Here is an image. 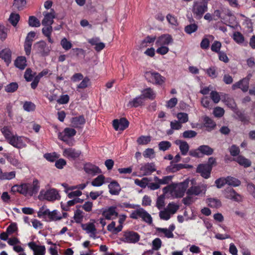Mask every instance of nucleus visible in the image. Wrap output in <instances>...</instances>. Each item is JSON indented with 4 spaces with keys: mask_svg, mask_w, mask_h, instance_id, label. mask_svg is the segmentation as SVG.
Here are the masks:
<instances>
[{
    "mask_svg": "<svg viewBox=\"0 0 255 255\" xmlns=\"http://www.w3.org/2000/svg\"><path fill=\"white\" fill-rule=\"evenodd\" d=\"M60 44L62 48L66 51L70 49L72 46L71 42L68 41L66 38H63L61 39Z\"/></svg>",
    "mask_w": 255,
    "mask_h": 255,
    "instance_id": "57",
    "label": "nucleus"
},
{
    "mask_svg": "<svg viewBox=\"0 0 255 255\" xmlns=\"http://www.w3.org/2000/svg\"><path fill=\"white\" fill-rule=\"evenodd\" d=\"M175 143L176 145L179 146L182 154L183 155H186L189 149V146L188 143L181 140H176Z\"/></svg>",
    "mask_w": 255,
    "mask_h": 255,
    "instance_id": "25",
    "label": "nucleus"
},
{
    "mask_svg": "<svg viewBox=\"0 0 255 255\" xmlns=\"http://www.w3.org/2000/svg\"><path fill=\"white\" fill-rule=\"evenodd\" d=\"M43 19L41 23L42 25H51L54 22V19L56 17V12L53 9H50V11L43 12Z\"/></svg>",
    "mask_w": 255,
    "mask_h": 255,
    "instance_id": "11",
    "label": "nucleus"
},
{
    "mask_svg": "<svg viewBox=\"0 0 255 255\" xmlns=\"http://www.w3.org/2000/svg\"><path fill=\"white\" fill-rule=\"evenodd\" d=\"M105 182V177L100 175L94 179L91 182L93 186L99 187L102 186Z\"/></svg>",
    "mask_w": 255,
    "mask_h": 255,
    "instance_id": "45",
    "label": "nucleus"
},
{
    "mask_svg": "<svg viewBox=\"0 0 255 255\" xmlns=\"http://www.w3.org/2000/svg\"><path fill=\"white\" fill-rule=\"evenodd\" d=\"M108 187L110 194L114 195H119L121 190L119 184L116 181L111 182L109 185Z\"/></svg>",
    "mask_w": 255,
    "mask_h": 255,
    "instance_id": "26",
    "label": "nucleus"
},
{
    "mask_svg": "<svg viewBox=\"0 0 255 255\" xmlns=\"http://www.w3.org/2000/svg\"><path fill=\"white\" fill-rule=\"evenodd\" d=\"M123 228V225H118L117 227H116V222L114 221L112 222L107 226V230L112 233L114 234H117L121 232Z\"/></svg>",
    "mask_w": 255,
    "mask_h": 255,
    "instance_id": "29",
    "label": "nucleus"
},
{
    "mask_svg": "<svg viewBox=\"0 0 255 255\" xmlns=\"http://www.w3.org/2000/svg\"><path fill=\"white\" fill-rule=\"evenodd\" d=\"M11 51L8 49H5L0 51V58L2 59L6 63L11 61Z\"/></svg>",
    "mask_w": 255,
    "mask_h": 255,
    "instance_id": "32",
    "label": "nucleus"
},
{
    "mask_svg": "<svg viewBox=\"0 0 255 255\" xmlns=\"http://www.w3.org/2000/svg\"><path fill=\"white\" fill-rule=\"evenodd\" d=\"M140 236L139 234L132 231H126L123 233V237L121 241L128 244H135L139 241Z\"/></svg>",
    "mask_w": 255,
    "mask_h": 255,
    "instance_id": "6",
    "label": "nucleus"
},
{
    "mask_svg": "<svg viewBox=\"0 0 255 255\" xmlns=\"http://www.w3.org/2000/svg\"><path fill=\"white\" fill-rule=\"evenodd\" d=\"M156 170L155 164L153 163H146L140 165L139 176H144L151 174Z\"/></svg>",
    "mask_w": 255,
    "mask_h": 255,
    "instance_id": "14",
    "label": "nucleus"
},
{
    "mask_svg": "<svg viewBox=\"0 0 255 255\" xmlns=\"http://www.w3.org/2000/svg\"><path fill=\"white\" fill-rule=\"evenodd\" d=\"M171 146V144L168 141H162L158 143V147L160 150L166 151Z\"/></svg>",
    "mask_w": 255,
    "mask_h": 255,
    "instance_id": "56",
    "label": "nucleus"
},
{
    "mask_svg": "<svg viewBox=\"0 0 255 255\" xmlns=\"http://www.w3.org/2000/svg\"><path fill=\"white\" fill-rule=\"evenodd\" d=\"M179 206L177 204L173 203H170L166 208H165V209L172 215L176 212Z\"/></svg>",
    "mask_w": 255,
    "mask_h": 255,
    "instance_id": "52",
    "label": "nucleus"
},
{
    "mask_svg": "<svg viewBox=\"0 0 255 255\" xmlns=\"http://www.w3.org/2000/svg\"><path fill=\"white\" fill-rule=\"evenodd\" d=\"M175 227L174 225H170L168 228H158V233L160 237H164L167 238H173L174 235L173 231L175 230Z\"/></svg>",
    "mask_w": 255,
    "mask_h": 255,
    "instance_id": "19",
    "label": "nucleus"
},
{
    "mask_svg": "<svg viewBox=\"0 0 255 255\" xmlns=\"http://www.w3.org/2000/svg\"><path fill=\"white\" fill-rule=\"evenodd\" d=\"M214 37L211 35H206L202 39L200 43V46L203 49H207L209 48L210 41L213 40Z\"/></svg>",
    "mask_w": 255,
    "mask_h": 255,
    "instance_id": "33",
    "label": "nucleus"
},
{
    "mask_svg": "<svg viewBox=\"0 0 255 255\" xmlns=\"http://www.w3.org/2000/svg\"><path fill=\"white\" fill-rule=\"evenodd\" d=\"M83 217L84 213L82 211L78 209L75 211L74 219L76 223H81L83 220Z\"/></svg>",
    "mask_w": 255,
    "mask_h": 255,
    "instance_id": "50",
    "label": "nucleus"
},
{
    "mask_svg": "<svg viewBox=\"0 0 255 255\" xmlns=\"http://www.w3.org/2000/svg\"><path fill=\"white\" fill-rule=\"evenodd\" d=\"M102 214L103 217L107 220L115 219L118 216L117 207L115 206H110L103 208L102 209Z\"/></svg>",
    "mask_w": 255,
    "mask_h": 255,
    "instance_id": "12",
    "label": "nucleus"
},
{
    "mask_svg": "<svg viewBox=\"0 0 255 255\" xmlns=\"http://www.w3.org/2000/svg\"><path fill=\"white\" fill-rule=\"evenodd\" d=\"M130 218L135 219L140 218L144 221L149 224L151 223L152 221L150 215L141 208L133 211L130 214Z\"/></svg>",
    "mask_w": 255,
    "mask_h": 255,
    "instance_id": "9",
    "label": "nucleus"
},
{
    "mask_svg": "<svg viewBox=\"0 0 255 255\" xmlns=\"http://www.w3.org/2000/svg\"><path fill=\"white\" fill-rule=\"evenodd\" d=\"M84 169L87 174L91 176H94L101 172V170L98 167L90 163L86 164L84 166Z\"/></svg>",
    "mask_w": 255,
    "mask_h": 255,
    "instance_id": "23",
    "label": "nucleus"
},
{
    "mask_svg": "<svg viewBox=\"0 0 255 255\" xmlns=\"http://www.w3.org/2000/svg\"><path fill=\"white\" fill-rule=\"evenodd\" d=\"M1 131L5 138L8 142L14 134H13L11 128L8 127H4L1 129Z\"/></svg>",
    "mask_w": 255,
    "mask_h": 255,
    "instance_id": "38",
    "label": "nucleus"
},
{
    "mask_svg": "<svg viewBox=\"0 0 255 255\" xmlns=\"http://www.w3.org/2000/svg\"><path fill=\"white\" fill-rule=\"evenodd\" d=\"M207 187V185L204 184L198 186H192L187 190L186 194L188 196L204 195L205 194Z\"/></svg>",
    "mask_w": 255,
    "mask_h": 255,
    "instance_id": "10",
    "label": "nucleus"
},
{
    "mask_svg": "<svg viewBox=\"0 0 255 255\" xmlns=\"http://www.w3.org/2000/svg\"><path fill=\"white\" fill-rule=\"evenodd\" d=\"M250 79V76L249 75L238 82L235 83L232 85L233 90L241 89L243 92H247L249 89Z\"/></svg>",
    "mask_w": 255,
    "mask_h": 255,
    "instance_id": "16",
    "label": "nucleus"
},
{
    "mask_svg": "<svg viewBox=\"0 0 255 255\" xmlns=\"http://www.w3.org/2000/svg\"><path fill=\"white\" fill-rule=\"evenodd\" d=\"M61 196L59 191L55 188L43 189L41 190L38 196L40 200H47L54 202L60 200Z\"/></svg>",
    "mask_w": 255,
    "mask_h": 255,
    "instance_id": "3",
    "label": "nucleus"
},
{
    "mask_svg": "<svg viewBox=\"0 0 255 255\" xmlns=\"http://www.w3.org/2000/svg\"><path fill=\"white\" fill-rule=\"evenodd\" d=\"M206 204L211 208H218L222 205L221 201L214 198H209L206 200Z\"/></svg>",
    "mask_w": 255,
    "mask_h": 255,
    "instance_id": "28",
    "label": "nucleus"
},
{
    "mask_svg": "<svg viewBox=\"0 0 255 255\" xmlns=\"http://www.w3.org/2000/svg\"><path fill=\"white\" fill-rule=\"evenodd\" d=\"M26 4V0H14L13 6L15 8L20 10L25 7Z\"/></svg>",
    "mask_w": 255,
    "mask_h": 255,
    "instance_id": "47",
    "label": "nucleus"
},
{
    "mask_svg": "<svg viewBox=\"0 0 255 255\" xmlns=\"http://www.w3.org/2000/svg\"><path fill=\"white\" fill-rule=\"evenodd\" d=\"M142 94L140 96L144 100V99L147 98L153 100L155 98V93L150 88H147L141 91Z\"/></svg>",
    "mask_w": 255,
    "mask_h": 255,
    "instance_id": "27",
    "label": "nucleus"
},
{
    "mask_svg": "<svg viewBox=\"0 0 255 255\" xmlns=\"http://www.w3.org/2000/svg\"><path fill=\"white\" fill-rule=\"evenodd\" d=\"M144 76L148 82L154 85H162L165 83L166 80L164 77L154 71L146 72Z\"/></svg>",
    "mask_w": 255,
    "mask_h": 255,
    "instance_id": "5",
    "label": "nucleus"
},
{
    "mask_svg": "<svg viewBox=\"0 0 255 255\" xmlns=\"http://www.w3.org/2000/svg\"><path fill=\"white\" fill-rule=\"evenodd\" d=\"M18 84L16 82H12L8 84L5 88V91L8 93H13L18 88Z\"/></svg>",
    "mask_w": 255,
    "mask_h": 255,
    "instance_id": "55",
    "label": "nucleus"
},
{
    "mask_svg": "<svg viewBox=\"0 0 255 255\" xmlns=\"http://www.w3.org/2000/svg\"><path fill=\"white\" fill-rule=\"evenodd\" d=\"M28 247L33 251L34 255H44L46 249L44 246H38L33 242L28 244Z\"/></svg>",
    "mask_w": 255,
    "mask_h": 255,
    "instance_id": "20",
    "label": "nucleus"
},
{
    "mask_svg": "<svg viewBox=\"0 0 255 255\" xmlns=\"http://www.w3.org/2000/svg\"><path fill=\"white\" fill-rule=\"evenodd\" d=\"M81 154V151L71 147L65 148L63 150V155L69 159L75 160L78 158Z\"/></svg>",
    "mask_w": 255,
    "mask_h": 255,
    "instance_id": "15",
    "label": "nucleus"
},
{
    "mask_svg": "<svg viewBox=\"0 0 255 255\" xmlns=\"http://www.w3.org/2000/svg\"><path fill=\"white\" fill-rule=\"evenodd\" d=\"M234 160L237 161L240 165L245 167H248L251 165V162L250 160L241 155L238 156L234 159Z\"/></svg>",
    "mask_w": 255,
    "mask_h": 255,
    "instance_id": "36",
    "label": "nucleus"
},
{
    "mask_svg": "<svg viewBox=\"0 0 255 255\" xmlns=\"http://www.w3.org/2000/svg\"><path fill=\"white\" fill-rule=\"evenodd\" d=\"M198 26L195 24H191L187 25L185 27V31L188 34H191L194 32H195L197 29Z\"/></svg>",
    "mask_w": 255,
    "mask_h": 255,
    "instance_id": "61",
    "label": "nucleus"
},
{
    "mask_svg": "<svg viewBox=\"0 0 255 255\" xmlns=\"http://www.w3.org/2000/svg\"><path fill=\"white\" fill-rule=\"evenodd\" d=\"M26 60L25 57L20 56L15 60V66L18 68L23 70L26 66Z\"/></svg>",
    "mask_w": 255,
    "mask_h": 255,
    "instance_id": "34",
    "label": "nucleus"
},
{
    "mask_svg": "<svg viewBox=\"0 0 255 255\" xmlns=\"http://www.w3.org/2000/svg\"><path fill=\"white\" fill-rule=\"evenodd\" d=\"M173 162V161H171V165L168 166V169L171 172H175L179 171L180 169H182L183 168H186V166L185 164H181V163L173 164H172Z\"/></svg>",
    "mask_w": 255,
    "mask_h": 255,
    "instance_id": "44",
    "label": "nucleus"
},
{
    "mask_svg": "<svg viewBox=\"0 0 255 255\" xmlns=\"http://www.w3.org/2000/svg\"><path fill=\"white\" fill-rule=\"evenodd\" d=\"M212 166L209 164L199 165L197 168V172L201 174V175L205 178H208L210 176Z\"/></svg>",
    "mask_w": 255,
    "mask_h": 255,
    "instance_id": "22",
    "label": "nucleus"
},
{
    "mask_svg": "<svg viewBox=\"0 0 255 255\" xmlns=\"http://www.w3.org/2000/svg\"><path fill=\"white\" fill-rule=\"evenodd\" d=\"M162 242L159 238L155 239L152 242V250H158L161 247Z\"/></svg>",
    "mask_w": 255,
    "mask_h": 255,
    "instance_id": "63",
    "label": "nucleus"
},
{
    "mask_svg": "<svg viewBox=\"0 0 255 255\" xmlns=\"http://www.w3.org/2000/svg\"><path fill=\"white\" fill-rule=\"evenodd\" d=\"M76 133V131L74 128H66L62 132L58 133V138L68 145L72 146L74 143V139L73 137Z\"/></svg>",
    "mask_w": 255,
    "mask_h": 255,
    "instance_id": "4",
    "label": "nucleus"
},
{
    "mask_svg": "<svg viewBox=\"0 0 255 255\" xmlns=\"http://www.w3.org/2000/svg\"><path fill=\"white\" fill-rule=\"evenodd\" d=\"M71 122L74 127L79 128L85 123V119L83 116H80L73 118Z\"/></svg>",
    "mask_w": 255,
    "mask_h": 255,
    "instance_id": "30",
    "label": "nucleus"
},
{
    "mask_svg": "<svg viewBox=\"0 0 255 255\" xmlns=\"http://www.w3.org/2000/svg\"><path fill=\"white\" fill-rule=\"evenodd\" d=\"M7 160L13 166L20 169L22 168V164L15 156L9 155L7 157Z\"/></svg>",
    "mask_w": 255,
    "mask_h": 255,
    "instance_id": "40",
    "label": "nucleus"
},
{
    "mask_svg": "<svg viewBox=\"0 0 255 255\" xmlns=\"http://www.w3.org/2000/svg\"><path fill=\"white\" fill-rule=\"evenodd\" d=\"M172 176H166L163 177L162 179H159L158 177L155 176L154 177V181L158 182L159 184V187L161 185H165L168 184L172 180Z\"/></svg>",
    "mask_w": 255,
    "mask_h": 255,
    "instance_id": "39",
    "label": "nucleus"
},
{
    "mask_svg": "<svg viewBox=\"0 0 255 255\" xmlns=\"http://www.w3.org/2000/svg\"><path fill=\"white\" fill-rule=\"evenodd\" d=\"M204 126L208 128V130H211L216 126V124L214 121L208 117H205L203 118Z\"/></svg>",
    "mask_w": 255,
    "mask_h": 255,
    "instance_id": "42",
    "label": "nucleus"
},
{
    "mask_svg": "<svg viewBox=\"0 0 255 255\" xmlns=\"http://www.w3.org/2000/svg\"><path fill=\"white\" fill-rule=\"evenodd\" d=\"M173 42V39L170 34H164L158 37L155 42V46L157 47L156 52L161 55H165L169 51L168 45Z\"/></svg>",
    "mask_w": 255,
    "mask_h": 255,
    "instance_id": "2",
    "label": "nucleus"
},
{
    "mask_svg": "<svg viewBox=\"0 0 255 255\" xmlns=\"http://www.w3.org/2000/svg\"><path fill=\"white\" fill-rule=\"evenodd\" d=\"M23 109L28 112H32L35 109V105L31 102H25L23 105Z\"/></svg>",
    "mask_w": 255,
    "mask_h": 255,
    "instance_id": "58",
    "label": "nucleus"
},
{
    "mask_svg": "<svg viewBox=\"0 0 255 255\" xmlns=\"http://www.w3.org/2000/svg\"><path fill=\"white\" fill-rule=\"evenodd\" d=\"M28 24L31 27H38L40 26V21L35 16H30L28 19Z\"/></svg>",
    "mask_w": 255,
    "mask_h": 255,
    "instance_id": "51",
    "label": "nucleus"
},
{
    "mask_svg": "<svg viewBox=\"0 0 255 255\" xmlns=\"http://www.w3.org/2000/svg\"><path fill=\"white\" fill-rule=\"evenodd\" d=\"M81 227L89 235L90 238L94 239L97 238V231L94 222L82 224Z\"/></svg>",
    "mask_w": 255,
    "mask_h": 255,
    "instance_id": "13",
    "label": "nucleus"
},
{
    "mask_svg": "<svg viewBox=\"0 0 255 255\" xmlns=\"http://www.w3.org/2000/svg\"><path fill=\"white\" fill-rule=\"evenodd\" d=\"M176 117L178 120V122L182 124L187 123L188 121V115L185 113H179L177 114Z\"/></svg>",
    "mask_w": 255,
    "mask_h": 255,
    "instance_id": "53",
    "label": "nucleus"
},
{
    "mask_svg": "<svg viewBox=\"0 0 255 255\" xmlns=\"http://www.w3.org/2000/svg\"><path fill=\"white\" fill-rule=\"evenodd\" d=\"M62 218V216L59 212L57 210H53L49 212V216L47 219V221H57L60 220Z\"/></svg>",
    "mask_w": 255,
    "mask_h": 255,
    "instance_id": "37",
    "label": "nucleus"
},
{
    "mask_svg": "<svg viewBox=\"0 0 255 255\" xmlns=\"http://www.w3.org/2000/svg\"><path fill=\"white\" fill-rule=\"evenodd\" d=\"M20 16L16 13H11L9 17L10 23L14 26H15L19 21Z\"/></svg>",
    "mask_w": 255,
    "mask_h": 255,
    "instance_id": "49",
    "label": "nucleus"
},
{
    "mask_svg": "<svg viewBox=\"0 0 255 255\" xmlns=\"http://www.w3.org/2000/svg\"><path fill=\"white\" fill-rule=\"evenodd\" d=\"M30 141V139L26 137L14 134L8 143L15 148H22L26 147L27 143Z\"/></svg>",
    "mask_w": 255,
    "mask_h": 255,
    "instance_id": "8",
    "label": "nucleus"
},
{
    "mask_svg": "<svg viewBox=\"0 0 255 255\" xmlns=\"http://www.w3.org/2000/svg\"><path fill=\"white\" fill-rule=\"evenodd\" d=\"M204 71H205L209 77L212 79L216 78L218 76V73L215 67H210L207 69H204Z\"/></svg>",
    "mask_w": 255,
    "mask_h": 255,
    "instance_id": "46",
    "label": "nucleus"
},
{
    "mask_svg": "<svg viewBox=\"0 0 255 255\" xmlns=\"http://www.w3.org/2000/svg\"><path fill=\"white\" fill-rule=\"evenodd\" d=\"M190 180L187 179L183 182L178 183H172L163 188V194H169L173 198H181L183 197Z\"/></svg>",
    "mask_w": 255,
    "mask_h": 255,
    "instance_id": "1",
    "label": "nucleus"
},
{
    "mask_svg": "<svg viewBox=\"0 0 255 255\" xmlns=\"http://www.w3.org/2000/svg\"><path fill=\"white\" fill-rule=\"evenodd\" d=\"M226 180L227 184L233 187L239 186L241 183V181L239 179L232 176L227 177Z\"/></svg>",
    "mask_w": 255,
    "mask_h": 255,
    "instance_id": "43",
    "label": "nucleus"
},
{
    "mask_svg": "<svg viewBox=\"0 0 255 255\" xmlns=\"http://www.w3.org/2000/svg\"><path fill=\"white\" fill-rule=\"evenodd\" d=\"M50 210L46 207L42 206L40 208L37 213V216L40 218H43L47 221V219L49 216Z\"/></svg>",
    "mask_w": 255,
    "mask_h": 255,
    "instance_id": "35",
    "label": "nucleus"
},
{
    "mask_svg": "<svg viewBox=\"0 0 255 255\" xmlns=\"http://www.w3.org/2000/svg\"><path fill=\"white\" fill-rule=\"evenodd\" d=\"M39 182L36 179L33 180L31 184L28 183L29 195L32 196L33 194L37 193L39 189Z\"/></svg>",
    "mask_w": 255,
    "mask_h": 255,
    "instance_id": "24",
    "label": "nucleus"
},
{
    "mask_svg": "<svg viewBox=\"0 0 255 255\" xmlns=\"http://www.w3.org/2000/svg\"><path fill=\"white\" fill-rule=\"evenodd\" d=\"M151 141L150 136H141L137 139V142L138 144H147Z\"/></svg>",
    "mask_w": 255,
    "mask_h": 255,
    "instance_id": "59",
    "label": "nucleus"
},
{
    "mask_svg": "<svg viewBox=\"0 0 255 255\" xmlns=\"http://www.w3.org/2000/svg\"><path fill=\"white\" fill-rule=\"evenodd\" d=\"M44 157L48 161L53 162L59 157V155L56 153L53 152L50 153H46L44 155Z\"/></svg>",
    "mask_w": 255,
    "mask_h": 255,
    "instance_id": "62",
    "label": "nucleus"
},
{
    "mask_svg": "<svg viewBox=\"0 0 255 255\" xmlns=\"http://www.w3.org/2000/svg\"><path fill=\"white\" fill-rule=\"evenodd\" d=\"M148 180H149V178L147 177L143 178L141 180L136 179L134 180V183L139 187L144 188L147 187Z\"/></svg>",
    "mask_w": 255,
    "mask_h": 255,
    "instance_id": "54",
    "label": "nucleus"
},
{
    "mask_svg": "<svg viewBox=\"0 0 255 255\" xmlns=\"http://www.w3.org/2000/svg\"><path fill=\"white\" fill-rule=\"evenodd\" d=\"M198 150L201 153L206 155H210L213 152V149L208 145H203L198 147Z\"/></svg>",
    "mask_w": 255,
    "mask_h": 255,
    "instance_id": "41",
    "label": "nucleus"
},
{
    "mask_svg": "<svg viewBox=\"0 0 255 255\" xmlns=\"http://www.w3.org/2000/svg\"><path fill=\"white\" fill-rule=\"evenodd\" d=\"M171 216V214H170L169 212L165 209V208L163 210L160 211L159 212L160 218L164 220H169Z\"/></svg>",
    "mask_w": 255,
    "mask_h": 255,
    "instance_id": "64",
    "label": "nucleus"
},
{
    "mask_svg": "<svg viewBox=\"0 0 255 255\" xmlns=\"http://www.w3.org/2000/svg\"><path fill=\"white\" fill-rule=\"evenodd\" d=\"M144 100L142 97L140 95L136 98H134L132 100L129 101L128 104V107H137L142 104Z\"/></svg>",
    "mask_w": 255,
    "mask_h": 255,
    "instance_id": "31",
    "label": "nucleus"
},
{
    "mask_svg": "<svg viewBox=\"0 0 255 255\" xmlns=\"http://www.w3.org/2000/svg\"><path fill=\"white\" fill-rule=\"evenodd\" d=\"M35 48L37 52L43 56L48 55L50 51V48L47 46L46 43L44 41H40L36 43L35 45Z\"/></svg>",
    "mask_w": 255,
    "mask_h": 255,
    "instance_id": "21",
    "label": "nucleus"
},
{
    "mask_svg": "<svg viewBox=\"0 0 255 255\" xmlns=\"http://www.w3.org/2000/svg\"><path fill=\"white\" fill-rule=\"evenodd\" d=\"M208 10L206 3L195 1L192 6V12L196 17L201 18L203 14Z\"/></svg>",
    "mask_w": 255,
    "mask_h": 255,
    "instance_id": "7",
    "label": "nucleus"
},
{
    "mask_svg": "<svg viewBox=\"0 0 255 255\" xmlns=\"http://www.w3.org/2000/svg\"><path fill=\"white\" fill-rule=\"evenodd\" d=\"M221 46L222 44L220 41H215L211 45V49L213 52L218 53L221 51Z\"/></svg>",
    "mask_w": 255,
    "mask_h": 255,
    "instance_id": "60",
    "label": "nucleus"
},
{
    "mask_svg": "<svg viewBox=\"0 0 255 255\" xmlns=\"http://www.w3.org/2000/svg\"><path fill=\"white\" fill-rule=\"evenodd\" d=\"M129 123L125 118L119 120L116 119L113 121V126L116 130H124L128 127Z\"/></svg>",
    "mask_w": 255,
    "mask_h": 255,
    "instance_id": "18",
    "label": "nucleus"
},
{
    "mask_svg": "<svg viewBox=\"0 0 255 255\" xmlns=\"http://www.w3.org/2000/svg\"><path fill=\"white\" fill-rule=\"evenodd\" d=\"M233 38L239 44H241L245 41L244 36L239 32H235L233 34Z\"/></svg>",
    "mask_w": 255,
    "mask_h": 255,
    "instance_id": "48",
    "label": "nucleus"
},
{
    "mask_svg": "<svg viewBox=\"0 0 255 255\" xmlns=\"http://www.w3.org/2000/svg\"><path fill=\"white\" fill-rule=\"evenodd\" d=\"M225 197L229 199L237 202H240L242 200V197L237 193L233 188H227L224 192Z\"/></svg>",
    "mask_w": 255,
    "mask_h": 255,
    "instance_id": "17",
    "label": "nucleus"
}]
</instances>
